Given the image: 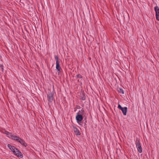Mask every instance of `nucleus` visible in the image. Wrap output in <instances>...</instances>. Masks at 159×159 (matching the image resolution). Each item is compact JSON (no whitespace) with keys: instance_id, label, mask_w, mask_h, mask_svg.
I'll return each instance as SVG.
<instances>
[{"instance_id":"obj_1","label":"nucleus","mask_w":159,"mask_h":159,"mask_svg":"<svg viewBox=\"0 0 159 159\" xmlns=\"http://www.w3.org/2000/svg\"><path fill=\"white\" fill-rule=\"evenodd\" d=\"M7 146L14 155L20 158H22L23 157V155L21 152L14 146H12L9 144H8Z\"/></svg>"},{"instance_id":"obj_2","label":"nucleus","mask_w":159,"mask_h":159,"mask_svg":"<svg viewBox=\"0 0 159 159\" xmlns=\"http://www.w3.org/2000/svg\"><path fill=\"white\" fill-rule=\"evenodd\" d=\"M54 58L56 61V68L57 70L58 73L59 75L61 72V70L59 65L60 61H59V59L58 56L57 55L54 56Z\"/></svg>"},{"instance_id":"obj_3","label":"nucleus","mask_w":159,"mask_h":159,"mask_svg":"<svg viewBox=\"0 0 159 159\" xmlns=\"http://www.w3.org/2000/svg\"><path fill=\"white\" fill-rule=\"evenodd\" d=\"M47 95L48 99H53L54 98V93L53 91L52 92L51 90H48Z\"/></svg>"},{"instance_id":"obj_4","label":"nucleus","mask_w":159,"mask_h":159,"mask_svg":"<svg viewBox=\"0 0 159 159\" xmlns=\"http://www.w3.org/2000/svg\"><path fill=\"white\" fill-rule=\"evenodd\" d=\"M118 108L120 110L122 111V112L124 115H126V113L127 111V108L126 107H122L121 105L119 104V102H118Z\"/></svg>"},{"instance_id":"obj_5","label":"nucleus","mask_w":159,"mask_h":159,"mask_svg":"<svg viewBox=\"0 0 159 159\" xmlns=\"http://www.w3.org/2000/svg\"><path fill=\"white\" fill-rule=\"evenodd\" d=\"M154 10L156 12V19L159 21V7L156 6L154 8Z\"/></svg>"},{"instance_id":"obj_6","label":"nucleus","mask_w":159,"mask_h":159,"mask_svg":"<svg viewBox=\"0 0 159 159\" xmlns=\"http://www.w3.org/2000/svg\"><path fill=\"white\" fill-rule=\"evenodd\" d=\"M7 135L8 137L14 140L17 141L19 139V137L15 135H13L10 133H9L8 135Z\"/></svg>"},{"instance_id":"obj_7","label":"nucleus","mask_w":159,"mask_h":159,"mask_svg":"<svg viewBox=\"0 0 159 159\" xmlns=\"http://www.w3.org/2000/svg\"><path fill=\"white\" fill-rule=\"evenodd\" d=\"M136 144L138 151L140 153H141L142 152V148L139 141L136 142Z\"/></svg>"},{"instance_id":"obj_8","label":"nucleus","mask_w":159,"mask_h":159,"mask_svg":"<svg viewBox=\"0 0 159 159\" xmlns=\"http://www.w3.org/2000/svg\"><path fill=\"white\" fill-rule=\"evenodd\" d=\"M75 118L77 123H80L83 119V116L81 115L78 114L76 115Z\"/></svg>"},{"instance_id":"obj_9","label":"nucleus","mask_w":159,"mask_h":159,"mask_svg":"<svg viewBox=\"0 0 159 159\" xmlns=\"http://www.w3.org/2000/svg\"><path fill=\"white\" fill-rule=\"evenodd\" d=\"M18 141L21 144L23 145L25 147H26L27 144L23 140L21 139L19 137V139L17 141Z\"/></svg>"},{"instance_id":"obj_10","label":"nucleus","mask_w":159,"mask_h":159,"mask_svg":"<svg viewBox=\"0 0 159 159\" xmlns=\"http://www.w3.org/2000/svg\"><path fill=\"white\" fill-rule=\"evenodd\" d=\"M117 90L119 93H121L122 94H123L124 93L123 89L122 87H118L117 88Z\"/></svg>"},{"instance_id":"obj_11","label":"nucleus","mask_w":159,"mask_h":159,"mask_svg":"<svg viewBox=\"0 0 159 159\" xmlns=\"http://www.w3.org/2000/svg\"><path fill=\"white\" fill-rule=\"evenodd\" d=\"M73 130L76 135H80V133L79 130L76 127H74Z\"/></svg>"},{"instance_id":"obj_12","label":"nucleus","mask_w":159,"mask_h":159,"mask_svg":"<svg viewBox=\"0 0 159 159\" xmlns=\"http://www.w3.org/2000/svg\"><path fill=\"white\" fill-rule=\"evenodd\" d=\"M76 78H79L82 79L83 78L82 76L80 75V74H78L76 76Z\"/></svg>"},{"instance_id":"obj_13","label":"nucleus","mask_w":159,"mask_h":159,"mask_svg":"<svg viewBox=\"0 0 159 159\" xmlns=\"http://www.w3.org/2000/svg\"><path fill=\"white\" fill-rule=\"evenodd\" d=\"M0 67L1 69L2 70V72L3 71L4 68H3V65H0Z\"/></svg>"},{"instance_id":"obj_14","label":"nucleus","mask_w":159,"mask_h":159,"mask_svg":"<svg viewBox=\"0 0 159 159\" xmlns=\"http://www.w3.org/2000/svg\"><path fill=\"white\" fill-rule=\"evenodd\" d=\"M9 132H8V131H5V134H7V135H8V134H9Z\"/></svg>"},{"instance_id":"obj_15","label":"nucleus","mask_w":159,"mask_h":159,"mask_svg":"<svg viewBox=\"0 0 159 159\" xmlns=\"http://www.w3.org/2000/svg\"><path fill=\"white\" fill-rule=\"evenodd\" d=\"M82 100H83V99H85V98L83 99V98H82Z\"/></svg>"}]
</instances>
